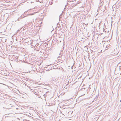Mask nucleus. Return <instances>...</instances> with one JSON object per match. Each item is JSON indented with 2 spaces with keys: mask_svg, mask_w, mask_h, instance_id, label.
<instances>
[{
  "mask_svg": "<svg viewBox=\"0 0 121 121\" xmlns=\"http://www.w3.org/2000/svg\"><path fill=\"white\" fill-rule=\"evenodd\" d=\"M19 18H18V20H19Z\"/></svg>",
  "mask_w": 121,
  "mask_h": 121,
  "instance_id": "obj_5",
  "label": "nucleus"
},
{
  "mask_svg": "<svg viewBox=\"0 0 121 121\" xmlns=\"http://www.w3.org/2000/svg\"><path fill=\"white\" fill-rule=\"evenodd\" d=\"M76 0H73V1H76Z\"/></svg>",
  "mask_w": 121,
  "mask_h": 121,
  "instance_id": "obj_4",
  "label": "nucleus"
},
{
  "mask_svg": "<svg viewBox=\"0 0 121 121\" xmlns=\"http://www.w3.org/2000/svg\"><path fill=\"white\" fill-rule=\"evenodd\" d=\"M38 20H37V19L36 18L35 20V22L36 23L37 22H38Z\"/></svg>",
  "mask_w": 121,
  "mask_h": 121,
  "instance_id": "obj_2",
  "label": "nucleus"
},
{
  "mask_svg": "<svg viewBox=\"0 0 121 121\" xmlns=\"http://www.w3.org/2000/svg\"><path fill=\"white\" fill-rule=\"evenodd\" d=\"M6 39H5V42L6 41Z\"/></svg>",
  "mask_w": 121,
  "mask_h": 121,
  "instance_id": "obj_3",
  "label": "nucleus"
},
{
  "mask_svg": "<svg viewBox=\"0 0 121 121\" xmlns=\"http://www.w3.org/2000/svg\"><path fill=\"white\" fill-rule=\"evenodd\" d=\"M68 2L69 3H67V4H69V3L71 2H73V0H67Z\"/></svg>",
  "mask_w": 121,
  "mask_h": 121,
  "instance_id": "obj_1",
  "label": "nucleus"
}]
</instances>
